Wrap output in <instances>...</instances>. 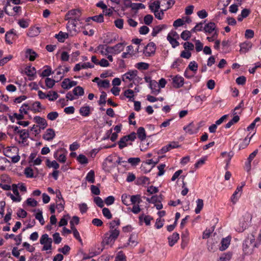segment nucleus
<instances>
[{
	"mask_svg": "<svg viewBox=\"0 0 261 261\" xmlns=\"http://www.w3.org/2000/svg\"><path fill=\"white\" fill-rule=\"evenodd\" d=\"M56 38L60 42H64L65 39L68 37V34L60 31L55 36Z\"/></svg>",
	"mask_w": 261,
	"mask_h": 261,
	"instance_id": "obj_33",
	"label": "nucleus"
},
{
	"mask_svg": "<svg viewBox=\"0 0 261 261\" xmlns=\"http://www.w3.org/2000/svg\"><path fill=\"white\" fill-rule=\"evenodd\" d=\"M55 132L52 128H48L43 135V138L47 141L52 140L55 137Z\"/></svg>",
	"mask_w": 261,
	"mask_h": 261,
	"instance_id": "obj_24",
	"label": "nucleus"
},
{
	"mask_svg": "<svg viewBox=\"0 0 261 261\" xmlns=\"http://www.w3.org/2000/svg\"><path fill=\"white\" fill-rule=\"evenodd\" d=\"M239 120L240 117L238 115L234 116L233 118L225 125V127L226 128H230L234 123L238 122Z\"/></svg>",
	"mask_w": 261,
	"mask_h": 261,
	"instance_id": "obj_47",
	"label": "nucleus"
},
{
	"mask_svg": "<svg viewBox=\"0 0 261 261\" xmlns=\"http://www.w3.org/2000/svg\"><path fill=\"white\" fill-rule=\"evenodd\" d=\"M136 138V134L135 133H131L130 135L123 137L120 139L118 144L119 148L122 149L127 146L128 144H130L129 142H132Z\"/></svg>",
	"mask_w": 261,
	"mask_h": 261,
	"instance_id": "obj_6",
	"label": "nucleus"
},
{
	"mask_svg": "<svg viewBox=\"0 0 261 261\" xmlns=\"http://www.w3.org/2000/svg\"><path fill=\"white\" fill-rule=\"evenodd\" d=\"M130 196L129 195H127L126 194H123L121 196V200L122 203L125 204V205H129V199Z\"/></svg>",
	"mask_w": 261,
	"mask_h": 261,
	"instance_id": "obj_59",
	"label": "nucleus"
},
{
	"mask_svg": "<svg viewBox=\"0 0 261 261\" xmlns=\"http://www.w3.org/2000/svg\"><path fill=\"white\" fill-rule=\"evenodd\" d=\"M11 190H12L14 194L11 193H8L7 194V195L10 197L13 201L16 202H20L21 200V197L19 195L18 189L16 184H13L12 185Z\"/></svg>",
	"mask_w": 261,
	"mask_h": 261,
	"instance_id": "obj_10",
	"label": "nucleus"
},
{
	"mask_svg": "<svg viewBox=\"0 0 261 261\" xmlns=\"http://www.w3.org/2000/svg\"><path fill=\"white\" fill-rule=\"evenodd\" d=\"M256 232H252L249 234L243 243V250L245 254L250 255L253 253L255 248L260 245L255 240Z\"/></svg>",
	"mask_w": 261,
	"mask_h": 261,
	"instance_id": "obj_2",
	"label": "nucleus"
},
{
	"mask_svg": "<svg viewBox=\"0 0 261 261\" xmlns=\"http://www.w3.org/2000/svg\"><path fill=\"white\" fill-rule=\"evenodd\" d=\"M241 54H245L247 53L252 47V44L250 41H245L240 44Z\"/></svg>",
	"mask_w": 261,
	"mask_h": 261,
	"instance_id": "obj_19",
	"label": "nucleus"
},
{
	"mask_svg": "<svg viewBox=\"0 0 261 261\" xmlns=\"http://www.w3.org/2000/svg\"><path fill=\"white\" fill-rule=\"evenodd\" d=\"M93 67H94V65L90 62L79 63L75 65L73 70L74 71H79L82 69L92 68Z\"/></svg>",
	"mask_w": 261,
	"mask_h": 261,
	"instance_id": "obj_20",
	"label": "nucleus"
},
{
	"mask_svg": "<svg viewBox=\"0 0 261 261\" xmlns=\"http://www.w3.org/2000/svg\"><path fill=\"white\" fill-rule=\"evenodd\" d=\"M167 39L173 48H175L179 45V43L177 41V38L167 37Z\"/></svg>",
	"mask_w": 261,
	"mask_h": 261,
	"instance_id": "obj_57",
	"label": "nucleus"
},
{
	"mask_svg": "<svg viewBox=\"0 0 261 261\" xmlns=\"http://www.w3.org/2000/svg\"><path fill=\"white\" fill-rule=\"evenodd\" d=\"M90 19H92L96 22L100 23L103 21V16L102 14H99L98 15L90 17L88 18V21Z\"/></svg>",
	"mask_w": 261,
	"mask_h": 261,
	"instance_id": "obj_50",
	"label": "nucleus"
},
{
	"mask_svg": "<svg viewBox=\"0 0 261 261\" xmlns=\"http://www.w3.org/2000/svg\"><path fill=\"white\" fill-rule=\"evenodd\" d=\"M184 83V79L181 76L176 75L172 79V85L174 88H180L183 86Z\"/></svg>",
	"mask_w": 261,
	"mask_h": 261,
	"instance_id": "obj_17",
	"label": "nucleus"
},
{
	"mask_svg": "<svg viewBox=\"0 0 261 261\" xmlns=\"http://www.w3.org/2000/svg\"><path fill=\"white\" fill-rule=\"evenodd\" d=\"M54 157L59 162L64 163L66 161V152L62 149H60L54 153Z\"/></svg>",
	"mask_w": 261,
	"mask_h": 261,
	"instance_id": "obj_14",
	"label": "nucleus"
},
{
	"mask_svg": "<svg viewBox=\"0 0 261 261\" xmlns=\"http://www.w3.org/2000/svg\"><path fill=\"white\" fill-rule=\"evenodd\" d=\"M18 134L19 135V140L18 143L23 145L28 144L27 141L29 138V133L28 129H21L20 131H18Z\"/></svg>",
	"mask_w": 261,
	"mask_h": 261,
	"instance_id": "obj_13",
	"label": "nucleus"
},
{
	"mask_svg": "<svg viewBox=\"0 0 261 261\" xmlns=\"http://www.w3.org/2000/svg\"><path fill=\"white\" fill-rule=\"evenodd\" d=\"M124 96L130 101H134V91L131 89H127L124 92Z\"/></svg>",
	"mask_w": 261,
	"mask_h": 261,
	"instance_id": "obj_32",
	"label": "nucleus"
},
{
	"mask_svg": "<svg viewBox=\"0 0 261 261\" xmlns=\"http://www.w3.org/2000/svg\"><path fill=\"white\" fill-rule=\"evenodd\" d=\"M138 182L144 186L147 185L150 182L149 178L146 176H141L138 179Z\"/></svg>",
	"mask_w": 261,
	"mask_h": 261,
	"instance_id": "obj_63",
	"label": "nucleus"
},
{
	"mask_svg": "<svg viewBox=\"0 0 261 261\" xmlns=\"http://www.w3.org/2000/svg\"><path fill=\"white\" fill-rule=\"evenodd\" d=\"M25 56L27 58H29L31 61H34L37 57V53L31 49H27L25 52Z\"/></svg>",
	"mask_w": 261,
	"mask_h": 261,
	"instance_id": "obj_26",
	"label": "nucleus"
},
{
	"mask_svg": "<svg viewBox=\"0 0 261 261\" xmlns=\"http://www.w3.org/2000/svg\"><path fill=\"white\" fill-rule=\"evenodd\" d=\"M146 200L149 203H154L157 210H161L163 207L162 203V197L161 195L159 196H153L150 198H147Z\"/></svg>",
	"mask_w": 261,
	"mask_h": 261,
	"instance_id": "obj_12",
	"label": "nucleus"
},
{
	"mask_svg": "<svg viewBox=\"0 0 261 261\" xmlns=\"http://www.w3.org/2000/svg\"><path fill=\"white\" fill-rule=\"evenodd\" d=\"M33 120L35 122L38 124V127L41 129H45L47 126V121L44 118L40 116H35L34 117Z\"/></svg>",
	"mask_w": 261,
	"mask_h": 261,
	"instance_id": "obj_15",
	"label": "nucleus"
},
{
	"mask_svg": "<svg viewBox=\"0 0 261 261\" xmlns=\"http://www.w3.org/2000/svg\"><path fill=\"white\" fill-rule=\"evenodd\" d=\"M120 221L119 219H115L109 223V230L106 232L103 238L101 244L105 247L107 245L112 246L120 234L119 226Z\"/></svg>",
	"mask_w": 261,
	"mask_h": 261,
	"instance_id": "obj_1",
	"label": "nucleus"
},
{
	"mask_svg": "<svg viewBox=\"0 0 261 261\" xmlns=\"http://www.w3.org/2000/svg\"><path fill=\"white\" fill-rule=\"evenodd\" d=\"M115 261H126V257L122 251H119L115 257Z\"/></svg>",
	"mask_w": 261,
	"mask_h": 261,
	"instance_id": "obj_52",
	"label": "nucleus"
},
{
	"mask_svg": "<svg viewBox=\"0 0 261 261\" xmlns=\"http://www.w3.org/2000/svg\"><path fill=\"white\" fill-rule=\"evenodd\" d=\"M244 186L245 182H242V186L238 187L235 192L232 194L231 196V201L233 203H236L239 198L240 197L241 194H239V192L242 191V188Z\"/></svg>",
	"mask_w": 261,
	"mask_h": 261,
	"instance_id": "obj_23",
	"label": "nucleus"
},
{
	"mask_svg": "<svg viewBox=\"0 0 261 261\" xmlns=\"http://www.w3.org/2000/svg\"><path fill=\"white\" fill-rule=\"evenodd\" d=\"M231 258V254L228 253L226 254H223L220 257L218 261H229Z\"/></svg>",
	"mask_w": 261,
	"mask_h": 261,
	"instance_id": "obj_64",
	"label": "nucleus"
},
{
	"mask_svg": "<svg viewBox=\"0 0 261 261\" xmlns=\"http://www.w3.org/2000/svg\"><path fill=\"white\" fill-rule=\"evenodd\" d=\"M46 165L49 168H53L55 169V170L58 169L60 167L59 164L55 160L50 161L49 160H46Z\"/></svg>",
	"mask_w": 261,
	"mask_h": 261,
	"instance_id": "obj_43",
	"label": "nucleus"
},
{
	"mask_svg": "<svg viewBox=\"0 0 261 261\" xmlns=\"http://www.w3.org/2000/svg\"><path fill=\"white\" fill-rule=\"evenodd\" d=\"M245 217H246L247 219V221H245V222H243L242 223H240V225H242V226L241 228L238 229L239 231L241 232L244 231L248 226V220L250 219V220H251V215L249 213H246L245 215Z\"/></svg>",
	"mask_w": 261,
	"mask_h": 261,
	"instance_id": "obj_35",
	"label": "nucleus"
},
{
	"mask_svg": "<svg viewBox=\"0 0 261 261\" xmlns=\"http://www.w3.org/2000/svg\"><path fill=\"white\" fill-rule=\"evenodd\" d=\"M52 242V239L49 238L47 234H43L40 239V243L43 245L42 250L47 251L51 250Z\"/></svg>",
	"mask_w": 261,
	"mask_h": 261,
	"instance_id": "obj_7",
	"label": "nucleus"
},
{
	"mask_svg": "<svg viewBox=\"0 0 261 261\" xmlns=\"http://www.w3.org/2000/svg\"><path fill=\"white\" fill-rule=\"evenodd\" d=\"M86 178L88 182L90 183H94L95 181L94 172L93 170H90L87 173Z\"/></svg>",
	"mask_w": 261,
	"mask_h": 261,
	"instance_id": "obj_46",
	"label": "nucleus"
},
{
	"mask_svg": "<svg viewBox=\"0 0 261 261\" xmlns=\"http://www.w3.org/2000/svg\"><path fill=\"white\" fill-rule=\"evenodd\" d=\"M180 37L184 40H188L191 37V32L188 30L184 31L181 33Z\"/></svg>",
	"mask_w": 261,
	"mask_h": 261,
	"instance_id": "obj_58",
	"label": "nucleus"
},
{
	"mask_svg": "<svg viewBox=\"0 0 261 261\" xmlns=\"http://www.w3.org/2000/svg\"><path fill=\"white\" fill-rule=\"evenodd\" d=\"M216 29V24L214 22H210L206 24L203 28L205 33L211 34Z\"/></svg>",
	"mask_w": 261,
	"mask_h": 261,
	"instance_id": "obj_27",
	"label": "nucleus"
},
{
	"mask_svg": "<svg viewBox=\"0 0 261 261\" xmlns=\"http://www.w3.org/2000/svg\"><path fill=\"white\" fill-rule=\"evenodd\" d=\"M179 234L177 232L173 233L171 236L168 237L169 245L170 246H173L179 239Z\"/></svg>",
	"mask_w": 261,
	"mask_h": 261,
	"instance_id": "obj_28",
	"label": "nucleus"
},
{
	"mask_svg": "<svg viewBox=\"0 0 261 261\" xmlns=\"http://www.w3.org/2000/svg\"><path fill=\"white\" fill-rule=\"evenodd\" d=\"M124 44L122 43H119L113 46H111V54L117 55L123 50Z\"/></svg>",
	"mask_w": 261,
	"mask_h": 261,
	"instance_id": "obj_22",
	"label": "nucleus"
},
{
	"mask_svg": "<svg viewBox=\"0 0 261 261\" xmlns=\"http://www.w3.org/2000/svg\"><path fill=\"white\" fill-rule=\"evenodd\" d=\"M149 87L152 94H158L160 92L161 88H163V78L160 80L159 83L154 80L150 81Z\"/></svg>",
	"mask_w": 261,
	"mask_h": 261,
	"instance_id": "obj_8",
	"label": "nucleus"
},
{
	"mask_svg": "<svg viewBox=\"0 0 261 261\" xmlns=\"http://www.w3.org/2000/svg\"><path fill=\"white\" fill-rule=\"evenodd\" d=\"M4 154L8 158H10L12 157L14 154H17L18 152V149L14 146L7 147L4 149Z\"/></svg>",
	"mask_w": 261,
	"mask_h": 261,
	"instance_id": "obj_18",
	"label": "nucleus"
},
{
	"mask_svg": "<svg viewBox=\"0 0 261 261\" xmlns=\"http://www.w3.org/2000/svg\"><path fill=\"white\" fill-rule=\"evenodd\" d=\"M174 0H165L164 3V11L170 9L175 4Z\"/></svg>",
	"mask_w": 261,
	"mask_h": 261,
	"instance_id": "obj_55",
	"label": "nucleus"
},
{
	"mask_svg": "<svg viewBox=\"0 0 261 261\" xmlns=\"http://www.w3.org/2000/svg\"><path fill=\"white\" fill-rule=\"evenodd\" d=\"M92 110L93 108L89 106L84 105L81 107L79 110V113L80 115L83 117H88L90 115Z\"/></svg>",
	"mask_w": 261,
	"mask_h": 261,
	"instance_id": "obj_21",
	"label": "nucleus"
},
{
	"mask_svg": "<svg viewBox=\"0 0 261 261\" xmlns=\"http://www.w3.org/2000/svg\"><path fill=\"white\" fill-rule=\"evenodd\" d=\"M149 66L147 63L139 62L135 64V67L140 70H145L148 69Z\"/></svg>",
	"mask_w": 261,
	"mask_h": 261,
	"instance_id": "obj_36",
	"label": "nucleus"
},
{
	"mask_svg": "<svg viewBox=\"0 0 261 261\" xmlns=\"http://www.w3.org/2000/svg\"><path fill=\"white\" fill-rule=\"evenodd\" d=\"M155 50V45L153 42L149 43L145 47L144 53L146 55L150 56Z\"/></svg>",
	"mask_w": 261,
	"mask_h": 261,
	"instance_id": "obj_25",
	"label": "nucleus"
},
{
	"mask_svg": "<svg viewBox=\"0 0 261 261\" xmlns=\"http://www.w3.org/2000/svg\"><path fill=\"white\" fill-rule=\"evenodd\" d=\"M130 8L133 10H138L145 9V6L142 3H133Z\"/></svg>",
	"mask_w": 261,
	"mask_h": 261,
	"instance_id": "obj_56",
	"label": "nucleus"
},
{
	"mask_svg": "<svg viewBox=\"0 0 261 261\" xmlns=\"http://www.w3.org/2000/svg\"><path fill=\"white\" fill-rule=\"evenodd\" d=\"M150 9L152 11L156 18L161 20L163 18V11L162 10L159 11L160 8V3L158 0H155L151 3L149 5Z\"/></svg>",
	"mask_w": 261,
	"mask_h": 261,
	"instance_id": "obj_5",
	"label": "nucleus"
},
{
	"mask_svg": "<svg viewBox=\"0 0 261 261\" xmlns=\"http://www.w3.org/2000/svg\"><path fill=\"white\" fill-rule=\"evenodd\" d=\"M198 67L197 63L195 61H193L190 62L187 68L193 71L194 73L195 74L198 70Z\"/></svg>",
	"mask_w": 261,
	"mask_h": 261,
	"instance_id": "obj_38",
	"label": "nucleus"
},
{
	"mask_svg": "<svg viewBox=\"0 0 261 261\" xmlns=\"http://www.w3.org/2000/svg\"><path fill=\"white\" fill-rule=\"evenodd\" d=\"M81 14V11L79 9H72L66 14L65 19L79 21Z\"/></svg>",
	"mask_w": 261,
	"mask_h": 261,
	"instance_id": "obj_11",
	"label": "nucleus"
},
{
	"mask_svg": "<svg viewBox=\"0 0 261 261\" xmlns=\"http://www.w3.org/2000/svg\"><path fill=\"white\" fill-rule=\"evenodd\" d=\"M179 146L177 142H172L166 146V149H164V152L169 151L170 149L178 147Z\"/></svg>",
	"mask_w": 261,
	"mask_h": 261,
	"instance_id": "obj_53",
	"label": "nucleus"
},
{
	"mask_svg": "<svg viewBox=\"0 0 261 261\" xmlns=\"http://www.w3.org/2000/svg\"><path fill=\"white\" fill-rule=\"evenodd\" d=\"M18 23L21 28H27L29 25V20L24 19H19Z\"/></svg>",
	"mask_w": 261,
	"mask_h": 261,
	"instance_id": "obj_61",
	"label": "nucleus"
},
{
	"mask_svg": "<svg viewBox=\"0 0 261 261\" xmlns=\"http://www.w3.org/2000/svg\"><path fill=\"white\" fill-rule=\"evenodd\" d=\"M40 33V28L34 27L30 29L28 35L30 37H34L38 36Z\"/></svg>",
	"mask_w": 261,
	"mask_h": 261,
	"instance_id": "obj_30",
	"label": "nucleus"
},
{
	"mask_svg": "<svg viewBox=\"0 0 261 261\" xmlns=\"http://www.w3.org/2000/svg\"><path fill=\"white\" fill-rule=\"evenodd\" d=\"M97 53L102 56H107L108 60L110 62L113 61V58L111 54V46L106 45L100 44L96 48Z\"/></svg>",
	"mask_w": 261,
	"mask_h": 261,
	"instance_id": "obj_4",
	"label": "nucleus"
},
{
	"mask_svg": "<svg viewBox=\"0 0 261 261\" xmlns=\"http://www.w3.org/2000/svg\"><path fill=\"white\" fill-rule=\"evenodd\" d=\"M196 207L195 210V212L196 214H198L200 213V211L202 209L203 207V201L201 199H198L196 200Z\"/></svg>",
	"mask_w": 261,
	"mask_h": 261,
	"instance_id": "obj_39",
	"label": "nucleus"
},
{
	"mask_svg": "<svg viewBox=\"0 0 261 261\" xmlns=\"http://www.w3.org/2000/svg\"><path fill=\"white\" fill-rule=\"evenodd\" d=\"M25 74L29 76H33L36 73V69L34 67L28 66L25 68Z\"/></svg>",
	"mask_w": 261,
	"mask_h": 261,
	"instance_id": "obj_45",
	"label": "nucleus"
},
{
	"mask_svg": "<svg viewBox=\"0 0 261 261\" xmlns=\"http://www.w3.org/2000/svg\"><path fill=\"white\" fill-rule=\"evenodd\" d=\"M140 162L141 160L139 158H130L127 160V162L134 166L138 165Z\"/></svg>",
	"mask_w": 261,
	"mask_h": 261,
	"instance_id": "obj_51",
	"label": "nucleus"
},
{
	"mask_svg": "<svg viewBox=\"0 0 261 261\" xmlns=\"http://www.w3.org/2000/svg\"><path fill=\"white\" fill-rule=\"evenodd\" d=\"M158 214L159 215L160 217L156 219V222H155V225H154L156 229H160V228H162V226H163V222L162 221L161 219V217L163 215V213L162 212H158Z\"/></svg>",
	"mask_w": 261,
	"mask_h": 261,
	"instance_id": "obj_48",
	"label": "nucleus"
},
{
	"mask_svg": "<svg viewBox=\"0 0 261 261\" xmlns=\"http://www.w3.org/2000/svg\"><path fill=\"white\" fill-rule=\"evenodd\" d=\"M184 129L189 135L196 134L198 131V128L193 122L190 123L188 125L185 126Z\"/></svg>",
	"mask_w": 261,
	"mask_h": 261,
	"instance_id": "obj_16",
	"label": "nucleus"
},
{
	"mask_svg": "<svg viewBox=\"0 0 261 261\" xmlns=\"http://www.w3.org/2000/svg\"><path fill=\"white\" fill-rule=\"evenodd\" d=\"M73 93L76 96H81L84 94V89L81 86H77L73 89Z\"/></svg>",
	"mask_w": 261,
	"mask_h": 261,
	"instance_id": "obj_37",
	"label": "nucleus"
},
{
	"mask_svg": "<svg viewBox=\"0 0 261 261\" xmlns=\"http://www.w3.org/2000/svg\"><path fill=\"white\" fill-rule=\"evenodd\" d=\"M110 86V81L108 80H101L100 82L98 83V86L99 88H108Z\"/></svg>",
	"mask_w": 261,
	"mask_h": 261,
	"instance_id": "obj_49",
	"label": "nucleus"
},
{
	"mask_svg": "<svg viewBox=\"0 0 261 261\" xmlns=\"http://www.w3.org/2000/svg\"><path fill=\"white\" fill-rule=\"evenodd\" d=\"M76 22L75 20H69L66 25V28L69 32L70 36H73L76 35L79 30L77 29Z\"/></svg>",
	"mask_w": 261,
	"mask_h": 261,
	"instance_id": "obj_9",
	"label": "nucleus"
},
{
	"mask_svg": "<svg viewBox=\"0 0 261 261\" xmlns=\"http://www.w3.org/2000/svg\"><path fill=\"white\" fill-rule=\"evenodd\" d=\"M13 36L12 32H7L5 34V40L8 44H11L12 43Z\"/></svg>",
	"mask_w": 261,
	"mask_h": 261,
	"instance_id": "obj_62",
	"label": "nucleus"
},
{
	"mask_svg": "<svg viewBox=\"0 0 261 261\" xmlns=\"http://www.w3.org/2000/svg\"><path fill=\"white\" fill-rule=\"evenodd\" d=\"M139 219L140 222H144L146 225H149L150 224V221L152 219L151 217L149 216H146L144 214L140 215Z\"/></svg>",
	"mask_w": 261,
	"mask_h": 261,
	"instance_id": "obj_34",
	"label": "nucleus"
},
{
	"mask_svg": "<svg viewBox=\"0 0 261 261\" xmlns=\"http://www.w3.org/2000/svg\"><path fill=\"white\" fill-rule=\"evenodd\" d=\"M59 116L57 112H51L49 113L47 115V118L51 121L56 120Z\"/></svg>",
	"mask_w": 261,
	"mask_h": 261,
	"instance_id": "obj_60",
	"label": "nucleus"
},
{
	"mask_svg": "<svg viewBox=\"0 0 261 261\" xmlns=\"http://www.w3.org/2000/svg\"><path fill=\"white\" fill-rule=\"evenodd\" d=\"M137 135L140 140H143L145 139L146 138L145 129L142 127H139L137 130Z\"/></svg>",
	"mask_w": 261,
	"mask_h": 261,
	"instance_id": "obj_41",
	"label": "nucleus"
},
{
	"mask_svg": "<svg viewBox=\"0 0 261 261\" xmlns=\"http://www.w3.org/2000/svg\"><path fill=\"white\" fill-rule=\"evenodd\" d=\"M71 230L74 237L81 244H83L82 240L80 237V233L74 226L71 227Z\"/></svg>",
	"mask_w": 261,
	"mask_h": 261,
	"instance_id": "obj_44",
	"label": "nucleus"
},
{
	"mask_svg": "<svg viewBox=\"0 0 261 261\" xmlns=\"http://www.w3.org/2000/svg\"><path fill=\"white\" fill-rule=\"evenodd\" d=\"M35 218L37 219L40 224L43 225L45 223V221L42 216V212L40 210H38V212L36 213L35 215Z\"/></svg>",
	"mask_w": 261,
	"mask_h": 261,
	"instance_id": "obj_54",
	"label": "nucleus"
},
{
	"mask_svg": "<svg viewBox=\"0 0 261 261\" xmlns=\"http://www.w3.org/2000/svg\"><path fill=\"white\" fill-rule=\"evenodd\" d=\"M137 244V241H136V240L135 239H133V236H131L129 237V239L128 240V242L121 245V246L119 247V248H123L126 247L128 245H130L133 247H134V246H136Z\"/></svg>",
	"mask_w": 261,
	"mask_h": 261,
	"instance_id": "obj_40",
	"label": "nucleus"
},
{
	"mask_svg": "<svg viewBox=\"0 0 261 261\" xmlns=\"http://www.w3.org/2000/svg\"><path fill=\"white\" fill-rule=\"evenodd\" d=\"M76 160L81 164H87L88 163V160L87 158L84 154H79Z\"/></svg>",
	"mask_w": 261,
	"mask_h": 261,
	"instance_id": "obj_42",
	"label": "nucleus"
},
{
	"mask_svg": "<svg viewBox=\"0 0 261 261\" xmlns=\"http://www.w3.org/2000/svg\"><path fill=\"white\" fill-rule=\"evenodd\" d=\"M10 2H12L15 5H18L20 4V0H10V1L7 3V4L5 8V12L8 15L12 16L13 15V13L9 12L8 10V7L11 6L10 4Z\"/></svg>",
	"mask_w": 261,
	"mask_h": 261,
	"instance_id": "obj_31",
	"label": "nucleus"
},
{
	"mask_svg": "<svg viewBox=\"0 0 261 261\" xmlns=\"http://www.w3.org/2000/svg\"><path fill=\"white\" fill-rule=\"evenodd\" d=\"M138 74V71L137 70H129L122 75V80L125 83L132 81L135 84L139 83L142 81V78Z\"/></svg>",
	"mask_w": 261,
	"mask_h": 261,
	"instance_id": "obj_3",
	"label": "nucleus"
},
{
	"mask_svg": "<svg viewBox=\"0 0 261 261\" xmlns=\"http://www.w3.org/2000/svg\"><path fill=\"white\" fill-rule=\"evenodd\" d=\"M230 238L229 237H226L223 238L221 242V246L219 249L221 251H223L226 249L230 244Z\"/></svg>",
	"mask_w": 261,
	"mask_h": 261,
	"instance_id": "obj_29",
	"label": "nucleus"
}]
</instances>
